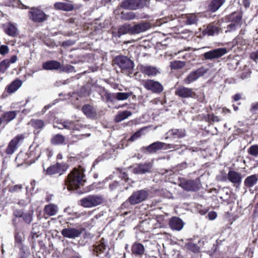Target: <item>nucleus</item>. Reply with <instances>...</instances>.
Here are the masks:
<instances>
[{"mask_svg":"<svg viewBox=\"0 0 258 258\" xmlns=\"http://www.w3.org/2000/svg\"><path fill=\"white\" fill-rule=\"evenodd\" d=\"M179 145L174 144H166L163 142V149L165 150H170L171 151L176 150L179 149Z\"/></svg>","mask_w":258,"mask_h":258,"instance_id":"obj_45","label":"nucleus"},{"mask_svg":"<svg viewBox=\"0 0 258 258\" xmlns=\"http://www.w3.org/2000/svg\"><path fill=\"white\" fill-rule=\"evenodd\" d=\"M22 219L26 223L28 224H30L33 219L32 212L24 213L23 215H22Z\"/></svg>","mask_w":258,"mask_h":258,"instance_id":"obj_46","label":"nucleus"},{"mask_svg":"<svg viewBox=\"0 0 258 258\" xmlns=\"http://www.w3.org/2000/svg\"><path fill=\"white\" fill-rule=\"evenodd\" d=\"M17 114V112L16 111H8L5 113L2 117V120L9 122L14 119Z\"/></svg>","mask_w":258,"mask_h":258,"instance_id":"obj_37","label":"nucleus"},{"mask_svg":"<svg viewBox=\"0 0 258 258\" xmlns=\"http://www.w3.org/2000/svg\"><path fill=\"white\" fill-rule=\"evenodd\" d=\"M18 59L17 56L12 55L10 59H5L0 62V73L4 74L10 67V64L15 63Z\"/></svg>","mask_w":258,"mask_h":258,"instance_id":"obj_20","label":"nucleus"},{"mask_svg":"<svg viewBox=\"0 0 258 258\" xmlns=\"http://www.w3.org/2000/svg\"><path fill=\"white\" fill-rule=\"evenodd\" d=\"M249 153L253 156H257L258 155V146L253 145L251 146L249 149Z\"/></svg>","mask_w":258,"mask_h":258,"instance_id":"obj_51","label":"nucleus"},{"mask_svg":"<svg viewBox=\"0 0 258 258\" xmlns=\"http://www.w3.org/2000/svg\"><path fill=\"white\" fill-rule=\"evenodd\" d=\"M115 94H111L105 92V96L107 101H113V99L114 98Z\"/></svg>","mask_w":258,"mask_h":258,"instance_id":"obj_59","label":"nucleus"},{"mask_svg":"<svg viewBox=\"0 0 258 258\" xmlns=\"http://www.w3.org/2000/svg\"><path fill=\"white\" fill-rule=\"evenodd\" d=\"M22 85V82L19 79L12 82L6 88L7 92L9 94L15 92Z\"/></svg>","mask_w":258,"mask_h":258,"instance_id":"obj_28","label":"nucleus"},{"mask_svg":"<svg viewBox=\"0 0 258 258\" xmlns=\"http://www.w3.org/2000/svg\"><path fill=\"white\" fill-rule=\"evenodd\" d=\"M64 137L61 135H56L51 140L53 144H62L64 142Z\"/></svg>","mask_w":258,"mask_h":258,"instance_id":"obj_43","label":"nucleus"},{"mask_svg":"<svg viewBox=\"0 0 258 258\" xmlns=\"http://www.w3.org/2000/svg\"><path fill=\"white\" fill-rule=\"evenodd\" d=\"M251 72L248 68L245 67L244 72L241 74V78L245 79L248 78L250 75Z\"/></svg>","mask_w":258,"mask_h":258,"instance_id":"obj_53","label":"nucleus"},{"mask_svg":"<svg viewBox=\"0 0 258 258\" xmlns=\"http://www.w3.org/2000/svg\"><path fill=\"white\" fill-rule=\"evenodd\" d=\"M23 240V234L19 232H16L15 234V241L18 243H21Z\"/></svg>","mask_w":258,"mask_h":258,"instance_id":"obj_55","label":"nucleus"},{"mask_svg":"<svg viewBox=\"0 0 258 258\" xmlns=\"http://www.w3.org/2000/svg\"><path fill=\"white\" fill-rule=\"evenodd\" d=\"M152 164L147 163L143 164H138L134 166L133 172L135 174H144L150 171Z\"/></svg>","mask_w":258,"mask_h":258,"instance_id":"obj_21","label":"nucleus"},{"mask_svg":"<svg viewBox=\"0 0 258 258\" xmlns=\"http://www.w3.org/2000/svg\"><path fill=\"white\" fill-rule=\"evenodd\" d=\"M23 214L24 213L21 211H15L14 213V214L16 217L21 218H22V215H23Z\"/></svg>","mask_w":258,"mask_h":258,"instance_id":"obj_64","label":"nucleus"},{"mask_svg":"<svg viewBox=\"0 0 258 258\" xmlns=\"http://www.w3.org/2000/svg\"><path fill=\"white\" fill-rule=\"evenodd\" d=\"M208 218L211 220H213L217 217V213L214 211H211L208 213Z\"/></svg>","mask_w":258,"mask_h":258,"instance_id":"obj_60","label":"nucleus"},{"mask_svg":"<svg viewBox=\"0 0 258 258\" xmlns=\"http://www.w3.org/2000/svg\"><path fill=\"white\" fill-rule=\"evenodd\" d=\"M106 243V241L104 238H101L99 241L97 242L96 244L93 245V250L94 252L96 253V255H98L104 252L107 247Z\"/></svg>","mask_w":258,"mask_h":258,"instance_id":"obj_22","label":"nucleus"},{"mask_svg":"<svg viewBox=\"0 0 258 258\" xmlns=\"http://www.w3.org/2000/svg\"><path fill=\"white\" fill-rule=\"evenodd\" d=\"M132 251L136 255H142L144 253L145 247L142 244L135 242L132 246Z\"/></svg>","mask_w":258,"mask_h":258,"instance_id":"obj_30","label":"nucleus"},{"mask_svg":"<svg viewBox=\"0 0 258 258\" xmlns=\"http://www.w3.org/2000/svg\"><path fill=\"white\" fill-rule=\"evenodd\" d=\"M4 30L6 34L12 37H16L19 34L18 26L16 24L8 23L5 24Z\"/></svg>","mask_w":258,"mask_h":258,"instance_id":"obj_18","label":"nucleus"},{"mask_svg":"<svg viewBox=\"0 0 258 258\" xmlns=\"http://www.w3.org/2000/svg\"><path fill=\"white\" fill-rule=\"evenodd\" d=\"M185 131L183 129H171L166 133L165 139H170V140H174L176 139H181L184 137L185 136Z\"/></svg>","mask_w":258,"mask_h":258,"instance_id":"obj_12","label":"nucleus"},{"mask_svg":"<svg viewBox=\"0 0 258 258\" xmlns=\"http://www.w3.org/2000/svg\"><path fill=\"white\" fill-rule=\"evenodd\" d=\"M186 246L188 249L195 252H198L199 249V248L197 244L191 242L187 243L186 244Z\"/></svg>","mask_w":258,"mask_h":258,"instance_id":"obj_50","label":"nucleus"},{"mask_svg":"<svg viewBox=\"0 0 258 258\" xmlns=\"http://www.w3.org/2000/svg\"><path fill=\"white\" fill-rule=\"evenodd\" d=\"M9 52V48L7 45H2L0 46V54L2 55H6Z\"/></svg>","mask_w":258,"mask_h":258,"instance_id":"obj_52","label":"nucleus"},{"mask_svg":"<svg viewBox=\"0 0 258 258\" xmlns=\"http://www.w3.org/2000/svg\"><path fill=\"white\" fill-rule=\"evenodd\" d=\"M84 175L83 172L76 168L73 170L68 176L66 180V185L68 190H71L79 187L83 185L85 180L84 179Z\"/></svg>","mask_w":258,"mask_h":258,"instance_id":"obj_1","label":"nucleus"},{"mask_svg":"<svg viewBox=\"0 0 258 258\" xmlns=\"http://www.w3.org/2000/svg\"><path fill=\"white\" fill-rule=\"evenodd\" d=\"M121 15L123 19L127 20H133L136 17L135 13L133 12L122 13Z\"/></svg>","mask_w":258,"mask_h":258,"instance_id":"obj_48","label":"nucleus"},{"mask_svg":"<svg viewBox=\"0 0 258 258\" xmlns=\"http://www.w3.org/2000/svg\"><path fill=\"white\" fill-rule=\"evenodd\" d=\"M61 67L60 62L56 60H49L43 63L42 68L45 70H57Z\"/></svg>","mask_w":258,"mask_h":258,"instance_id":"obj_25","label":"nucleus"},{"mask_svg":"<svg viewBox=\"0 0 258 258\" xmlns=\"http://www.w3.org/2000/svg\"><path fill=\"white\" fill-rule=\"evenodd\" d=\"M162 149H163V142L159 141L151 144L147 148V151L150 153L156 152Z\"/></svg>","mask_w":258,"mask_h":258,"instance_id":"obj_33","label":"nucleus"},{"mask_svg":"<svg viewBox=\"0 0 258 258\" xmlns=\"http://www.w3.org/2000/svg\"><path fill=\"white\" fill-rule=\"evenodd\" d=\"M175 94L182 98L194 97L196 95L192 89L183 86L178 87L176 89Z\"/></svg>","mask_w":258,"mask_h":258,"instance_id":"obj_19","label":"nucleus"},{"mask_svg":"<svg viewBox=\"0 0 258 258\" xmlns=\"http://www.w3.org/2000/svg\"><path fill=\"white\" fill-rule=\"evenodd\" d=\"M30 254L29 249L24 245H21L19 253V258H28Z\"/></svg>","mask_w":258,"mask_h":258,"instance_id":"obj_41","label":"nucleus"},{"mask_svg":"<svg viewBox=\"0 0 258 258\" xmlns=\"http://www.w3.org/2000/svg\"><path fill=\"white\" fill-rule=\"evenodd\" d=\"M141 136V133L140 131L137 132L135 133L133 135H132L129 140L131 141H134L137 139L138 138H139Z\"/></svg>","mask_w":258,"mask_h":258,"instance_id":"obj_58","label":"nucleus"},{"mask_svg":"<svg viewBox=\"0 0 258 258\" xmlns=\"http://www.w3.org/2000/svg\"><path fill=\"white\" fill-rule=\"evenodd\" d=\"M225 0H213L209 6V10L215 12L225 3Z\"/></svg>","mask_w":258,"mask_h":258,"instance_id":"obj_34","label":"nucleus"},{"mask_svg":"<svg viewBox=\"0 0 258 258\" xmlns=\"http://www.w3.org/2000/svg\"><path fill=\"white\" fill-rule=\"evenodd\" d=\"M208 69L202 67L198 69L191 72L184 80V82L187 84H189L196 80L201 77L203 76L207 73Z\"/></svg>","mask_w":258,"mask_h":258,"instance_id":"obj_6","label":"nucleus"},{"mask_svg":"<svg viewBox=\"0 0 258 258\" xmlns=\"http://www.w3.org/2000/svg\"><path fill=\"white\" fill-rule=\"evenodd\" d=\"M242 16L240 14L234 12L227 17V19L230 22L227 25L225 33L233 32L241 26Z\"/></svg>","mask_w":258,"mask_h":258,"instance_id":"obj_3","label":"nucleus"},{"mask_svg":"<svg viewBox=\"0 0 258 258\" xmlns=\"http://www.w3.org/2000/svg\"><path fill=\"white\" fill-rule=\"evenodd\" d=\"M28 124L32 126L35 129L34 131L35 134L36 131L42 129L45 125L44 121L39 119H31Z\"/></svg>","mask_w":258,"mask_h":258,"instance_id":"obj_31","label":"nucleus"},{"mask_svg":"<svg viewBox=\"0 0 258 258\" xmlns=\"http://www.w3.org/2000/svg\"><path fill=\"white\" fill-rule=\"evenodd\" d=\"M132 94V92H118L115 94L114 97L118 100H124L130 97Z\"/></svg>","mask_w":258,"mask_h":258,"instance_id":"obj_39","label":"nucleus"},{"mask_svg":"<svg viewBox=\"0 0 258 258\" xmlns=\"http://www.w3.org/2000/svg\"><path fill=\"white\" fill-rule=\"evenodd\" d=\"M198 21V18L194 14H191L186 16V23L188 25L195 24Z\"/></svg>","mask_w":258,"mask_h":258,"instance_id":"obj_44","label":"nucleus"},{"mask_svg":"<svg viewBox=\"0 0 258 258\" xmlns=\"http://www.w3.org/2000/svg\"><path fill=\"white\" fill-rule=\"evenodd\" d=\"M233 45H243L245 44V40L241 36H238L232 41Z\"/></svg>","mask_w":258,"mask_h":258,"instance_id":"obj_49","label":"nucleus"},{"mask_svg":"<svg viewBox=\"0 0 258 258\" xmlns=\"http://www.w3.org/2000/svg\"><path fill=\"white\" fill-rule=\"evenodd\" d=\"M120 6L126 10H137L142 7L141 0H124Z\"/></svg>","mask_w":258,"mask_h":258,"instance_id":"obj_14","label":"nucleus"},{"mask_svg":"<svg viewBox=\"0 0 258 258\" xmlns=\"http://www.w3.org/2000/svg\"><path fill=\"white\" fill-rule=\"evenodd\" d=\"M44 214L48 216L55 215L58 212V207L54 204H49L44 207Z\"/></svg>","mask_w":258,"mask_h":258,"instance_id":"obj_26","label":"nucleus"},{"mask_svg":"<svg viewBox=\"0 0 258 258\" xmlns=\"http://www.w3.org/2000/svg\"><path fill=\"white\" fill-rule=\"evenodd\" d=\"M258 110V102L253 103L251 104V108L250 111L254 113H255L256 111Z\"/></svg>","mask_w":258,"mask_h":258,"instance_id":"obj_57","label":"nucleus"},{"mask_svg":"<svg viewBox=\"0 0 258 258\" xmlns=\"http://www.w3.org/2000/svg\"><path fill=\"white\" fill-rule=\"evenodd\" d=\"M179 186L187 191H197L199 189L198 182L193 180H184L180 182Z\"/></svg>","mask_w":258,"mask_h":258,"instance_id":"obj_16","label":"nucleus"},{"mask_svg":"<svg viewBox=\"0 0 258 258\" xmlns=\"http://www.w3.org/2000/svg\"><path fill=\"white\" fill-rule=\"evenodd\" d=\"M140 71L149 77L155 76L160 72L157 68L148 65H140L139 66Z\"/></svg>","mask_w":258,"mask_h":258,"instance_id":"obj_17","label":"nucleus"},{"mask_svg":"<svg viewBox=\"0 0 258 258\" xmlns=\"http://www.w3.org/2000/svg\"><path fill=\"white\" fill-rule=\"evenodd\" d=\"M204 32L205 34H207L209 36H213L219 33V29L218 27L211 24L207 26V28L204 31Z\"/></svg>","mask_w":258,"mask_h":258,"instance_id":"obj_35","label":"nucleus"},{"mask_svg":"<svg viewBox=\"0 0 258 258\" xmlns=\"http://www.w3.org/2000/svg\"><path fill=\"white\" fill-rule=\"evenodd\" d=\"M143 85L147 90L154 93H160L163 90V87L159 82L152 80L144 81Z\"/></svg>","mask_w":258,"mask_h":258,"instance_id":"obj_10","label":"nucleus"},{"mask_svg":"<svg viewBox=\"0 0 258 258\" xmlns=\"http://www.w3.org/2000/svg\"><path fill=\"white\" fill-rule=\"evenodd\" d=\"M132 114V112L128 110L120 112L116 115L114 121L116 122H120L130 116Z\"/></svg>","mask_w":258,"mask_h":258,"instance_id":"obj_36","label":"nucleus"},{"mask_svg":"<svg viewBox=\"0 0 258 258\" xmlns=\"http://www.w3.org/2000/svg\"><path fill=\"white\" fill-rule=\"evenodd\" d=\"M103 202V198L99 195H89L79 201L80 205L84 208H91L100 205Z\"/></svg>","mask_w":258,"mask_h":258,"instance_id":"obj_4","label":"nucleus"},{"mask_svg":"<svg viewBox=\"0 0 258 258\" xmlns=\"http://www.w3.org/2000/svg\"><path fill=\"white\" fill-rule=\"evenodd\" d=\"M227 52L226 48H219L205 52L203 55L205 59L212 60L222 57L226 54Z\"/></svg>","mask_w":258,"mask_h":258,"instance_id":"obj_9","label":"nucleus"},{"mask_svg":"<svg viewBox=\"0 0 258 258\" xmlns=\"http://www.w3.org/2000/svg\"><path fill=\"white\" fill-rule=\"evenodd\" d=\"M23 188L22 184H17L10 187L9 188V191L11 192H15L20 190Z\"/></svg>","mask_w":258,"mask_h":258,"instance_id":"obj_54","label":"nucleus"},{"mask_svg":"<svg viewBox=\"0 0 258 258\" xmlns=\"http://www.w3.org/2000/svg\"><path fill=\"white\" fill-rule=\"evenodd\" d=\"M81 228H75L72 227H68L63 228L61 231L62 235L66 238L70 239H75L79 237L82 233Z\"/></svg>","mask_w":258,"mask_h":258,"instance_id":"obj_11","label":"nucleus"},{"mask_svg":"<svg viewBox=\"0 0 258 258\" xmlns=\"http://www.w3.org/2000/svg\"><path fill=\"white\" fill-rule=\"evenodd\" d=\"M58 124L59 125L57 127L59 129L66 128L69 130L77 131L79 130L81 127L79 122L77 121L60 120Z\"/></svg>","mask_w":258,"mask_h":258,"instance_id":"obj_15","label":"nucleus"},{"mask_svg":"<svg viewBox=\"0 0 258 258\" xmlns=\"http://www.w3.org/2000/svg\"><path fill=\"white\" fill-rule=\"evenodd\" d=\"M24 139V137L23 135H18L16 136L9 143L6 149V153L9 155L13 154L17 149L18 144Z\"/></svg>","mask_w":258,"mask_h":258,"instance_id":"obj_13","label":"nucleus"},{"mask_svg":"<svg viewBox=\"0 0 258 258\" xmlns=\"http://www.w3.org/2000/svg\"><path fill=\"white\" fill-rule=\"evenodd\" d=\"M82 111L86 116L89 117H93L95 115L93 107L90 105L83 106Z\"/></svg>","mask_w":258,"mask_h":258,"instance_id":"obj_38","label":"nucleus"},{"mask_svg":"<svg viewBox=\"0 0 258 258\" xmlns=\"http://www.w3.org/2000/svg\"><path fill=\"white\" fill-rule=\"evenodd\" d=\"M250 58L254 60L258 59V49L250 54Z\"/></svg>","mask_w":258,"mask_h":258,"instance_id":"obj_61","label":"nucleus"},{"mask_svg":"<svg viewBox=\"0 0 258 258\" xmlns=\"http://www.w3.org/2000/svg\"><path fill=\"white\" fill-rule=\"evenodd\" d=\"M208 119L210 121L213 122H218L220 121V119L217 116H215L214 114H209Z\"/></svg>","mask_w":258,"mask_h":258,"instance_id":"obj_56","label":"nucleus"},{"mask_svg":"<svg viewBox=\"0 0 258 258\" xmlns=\"http://www.w3.org/2000/svg\"><path fill=\"white\" fill-rule=\"evenodd\" d=\"M54 7L58 10L65 11H71L74 9V6L67 2H57L54 4Z\"/></svg>","mask_w":258,"mask_h":258,"instance_id":"obj_29","label":"nucleus"},{"mask_svg":"<svg viewBox=\"0 0 258 258\" xmlns=\"http://www.w3.org/2000/svg\"><path fill=\"white\" fill-rule=\"evenodd\" d=\"M118 185V182L116 181H114L109 184V187L111 190H113L116 188Z\"/></svg>","mask_w":258,"mask_h":258,"instance_id":"obj_62","label":"nucleus"},{"mask_svg":"<svg viewBox=\"0 0 258 258\" xmlns=\"http://www.w3.org/2000/svg\"><path fill=\"white\" fill-rule=\"evenodd\" d=\"M114 62L120 69L121 73L130 76L133 73L135 67L134 62L128 57L124 55H118L116 56Z\"/></svg>","mask_w":258,"mask_h":258,"instance_id":"obj_2","label":"nucleus"},{"mask_svg":"<svg viewBox=\"0 0 258 258\" xmlns=\"http://www.w3.org/2000/svg\"><path fill=\"white\" fill-rule=\"evenodd\" d=\"M61 166V165L60 164L57 163L56 165H54L48 167L46 170V172L48 174L59 173V175H60L62 174V172L65 170L64 169L61 170L60 169Z\"/></svg>","mask_w":258,"mask_h":258,"instance_id":"obj_32","label":"nucleus"},{"mask_svg":"<svg viewBox=\"0 0 258 258\" xmlns=\"http://www.w3.org/2000/svg\"><path fill=\"white\" fill-rule=\"evenodd\" d=\"M150 28V25L148 23H142L133 26L128 30H127L124 27L120 28L119 30V33L121 34H125L128 31L132 34H139L144 32Z\"/></svg>","mask_w":258,"mask_h":258,"instance_id":"obj_5","label":"nucleus"},{"mask_svg":"<svg viewBox=\"0 0 258 258\" xmlns=\"http://www.w3.org/2000/svg\"><path fill=\"white\" fill-rule=\"evenodd\" d=\"M258 181V175L253 174L247 176L244 181V185L247 188H251Z\"/></svg>","mask_w":258,"mask_h":258,"instance_id":"obj_27","label":"nucleus"},{"mask_svg":"<svg viewBox=\"0 0 258 258\" xmlns=\"http://www.w3.org/2000/svg\"><path fill=\"white\" fill-rule=\"evenodd\" d=\"M29 14L30 19L35 22H42L48 18V16L42 10L37 8H32L29 11Z\"/></svg>","mask_w":258,"mask_h":258,"instance_id":"obj_7","label":"nucleus"},{"mask_svg":"<svg viewBox=\"0 0 258 258\" xmlns=\"http://www.w3.org/2000/svg\"><path fill=\"white\" fill-rule=\"evenodd\" d=\"M243 5L245 8H248L250 6V1L249 0H243Z\"/></svg>","mask_w":258,"mask_h":258,"instance_id":"obj_63","label":"nucleus"},{"mask_svg":"<svg viewBox=\"0 0 258 258\" xmlns=\"http://www.w3.org/2000/svg\"><path fill=\"white\" fill-rule=\"evenodd\" d=\"M148 196V194L146 190H138L133 192L129 197L128 201L132 205L137 204L145 200Z\"/></svg>","mask_w":258,"mask_h":258,"instance_id":"obj_8","label":"nucleus"},{"mask_svg":"<svg viewBox=\"0 0 258 258\" xmlns=\"http://www.w3.org/2000/svg\"><path fill=\"white\" fill-rule=\"evenodd\" d=\"M185 65V62L180 60H175L170 62V67L172 70L181 69Z\"/></svg>","mask_w":258,"mask_h":258,"instance_id":"obj_40","label":"nucleus"},{"mask_svg":"<svg viewBox=\"0 0 258 258\" xmlns=\"http://www.w3.org/2000/svg\"><path fill=\"white\" fill-rule=\"evenodd\" d=\"M169 224L173 230L180 231L183 228L184 223L178 217H172L170 220Z\"/></svg>","mask_w":258,"mask_h":258,"instance_id":"obj_24","label":"nucleus"},{"mask_svg":"<svg viewBox=\"0 0 258 258\" xmlns=\"http://www.w3.org/2000/svg\"><path fill=\"white\" fill-rule=\"evenodd\" d=\"M60 72L70 73L72 72H76V71L75 70V67L70 64H61V67L60 68Z\"/></svg>","mask_w":258,"mask_h":258,"instance_id":"obj_42","label":"nucleus"},{"mask_svg":"<svg viewBox=\"0 0 258 258\" xmlns=\"http://www.w3.org/2000/svg\"><path fill=\"white\" fill-rule=\"evenodd\" d=\"M228 179L234 184L239 185L241 182V176L239 173L235 171L230 170L227 174Z\"/></svg>","mask_w":258,"mask_h":258,"instance_id":"obj_23","label":"nucleus"},{"mask_svg":"<svg viewBox=\"0 0 258 258\" xmlns=\"http://www.w3.org/2000/svg\"><path fill=\"white\" fill-rule=\"evenodd\" d=\"M40 148L38 146H37L34 151H32L31 150L30 153V156L31 157H33L35 158V160H37L39 157L40 156Z\"/></svg>","mask_w":258,"mask_h":258,"instance_id":"obj_47","label":"nucleus"}]
</instances>
